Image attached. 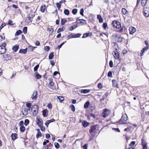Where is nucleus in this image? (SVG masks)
<instances>
[{
	"instance_id": "nucleus-1",
	"label": "nucleus",
	"mask_w": 149,
	"mask_h": 149,
	"mask_svg": "<svg viewBox=\"0 0 149 149\" xmlns=\"http://www.w3.org/2000/svg\"><path fill=\"white\" fill-rule=\"evenodd\" d=\"M39 107L37 105H33L31 109V111L32 113V116H36L38 112Z\"/></svg>"
},
{
	"instance_id": "nucleus-43",
	"label": "nucleus",
	"mask_w": 149,
	"mask_h": 149,
	"mask_svg": "<svg viewBox=\"0 0 149 149\" xmlns=\"http://www.w3.org/2000/svg\"><path fill=\"white\" fill-rule=\"evenodd\" d=\"M29 123V120L28 119H26L24 120V125L25 126H27L28 125Z\"/></svg>"
},
{
	"instance_id": "nucleus-24",
	"label": "nucleus",
	"mask_w": 149,
	"mask_h": 149,
	"mask_svg": "<svg viewBox=\"0 0 149 149\" xmlns=\"http://www.w3.org/2000/svg\"><path fill=\"white\" fill-rule=\"evenodd\" d=\"M35 74H36L35 77L36 79H39L41 78V76L38 72H36Z\"/></svg>"
},
{
	"instance_id": "nucleus-23",
	"label": "nucleus",
	"mask_w": 149,
	"mask_h": 149,
	"mask_svg": "<svg viewBox=\"0 0 149 149\" xmlns=\"http://www.w3.org/2000/svg\"><path fill=\"white\" fill-rule=\"evenodd\" d=\"M46 7L45 5L42 6L40 7V10L41 12L43 13L46 9Z\"/></svg>"
},
{
	"instance_id": "nucleus-35",
	"label": "nucleus",
	"mask_w": 149,
	"mask_h": 149,
	"mask_svg": "<svg viewBox=\"0 0 149 149\" xmlns=\"http://www.w3.org/2000/svg\"><path fill=\"white\" fill-rule=\"evenodd\" d=\"M52 146L53 145L51 143H50L46 146V147L47 148L46 149H51Z\"/></svg>"
},
{
	"instance_id": "nucleus-8",
	"label": "nucleus",
	"mask_w": 149,
	"mask_h": 149,
	"mask_svg": "<svg viewBox=\"0 0 149 149\" xmlns=\"http://www.w3.org/2000/svg\"><path fill=\"white\" fill-rule=\"evenodd\" d=\"M114 54L113 56L116 59L119 60L120 58V54L119 52L117 51V49H116V50L114 51Z\"/></svg>"
},
{
	"instance_id": "nucleus-54",
	"label": "nucleus",
	"mask_w": 149,
	"mask_h": 149,
	"mask_svg": "<svg viewBox=\"0 0 149 149\" xmlns=\"http://www.w3.org/2000/svg\"><path fill=\"white\" fill-rule=\"evenodd\" d=\"M112 72L111 71H109L107 74V75L109 77H112Z\"/></svg>"
},
{
	"instance_id": "nucleus-14",
	"label": "nucleus",
	"mask_w": 149,
	"mask_h": 149,
	"mask_svg": "<svg viewBox=\"0 0 149 149\" xmlns=\"http://www.w3.org/2000/svg\"><path fill=\"white\" fill-rule=\"evenodd\" d=\"M42 112L43 117H46L48 116V111L47 109L43 110Z\"/></svg>"
},
{
	"instance_id": "nucleus-10",
	"label": "nucleus",
	"mask_w": 149,
	"mask_h": 149,
	"mask_svg": "<svg viewBox=\"0 0 149 149\" xmlns=\"http://www.w3.org/2000/svg\"><path fill=\"white\" fill-rule=\"evenodd\" d=\"M141 145L143 147V149H147V143L145 140L142 139L141 140Z\"/></svg>"
},
{
	"instance_id": "nucleus-5",
	"label": "nucleus",
	"mask_w": 149,
	"mask_h": 149,
	"mask_svg": "<svg viewBox=\"0 0 149 149\" xmlns=\"http://www.w3.org/2000/svg\"><path fill=\"white\" fill-rule=\"evenodd\" d=\"M143 10V15L146 17H149V8L147 7H144Z\"/></svg>"
},
{
	"instance_id": "nucleus-27",
	"label": "nucleus",
	"mask_w": 149,
	"mask_h": 149,
	"mask_svg": "<svg viewBox=\"0 0 149 149\" xmlns=\"http://www.w3.org/2000/svg\"><path fill=\"white\" fill-rule=\"evenodd\" d=\"M97 19L99 20V22L101 23L102 22V18L100 15H97Z\"/></svg>"
},
{
	"instance_id": "nucleus-7",
	"label": "nucleus",
	"mask_w": 149,
	"mask_h": 149,
	"mask_svg": "<svg viewBox=\"0 0 149 149\" xmlns=\"http://www.w3.org/2000/svg\"><path fill=\"white\" fill-rule=\"evenodd\" d=\"M113 35L115 36L116 40L120 42L122 41V38L120 35L115 34Z\"/></svg>"
},
{
	"instance_id": "nucleus-33",
	"label": "nucleus",
	"mask_w": 149,
	"mask_h": 149,
	"mask_svg": "<svg viewBox=\"0 0 149 149\" xmlns=\"http://www.w3.org/2000/svg\"><path fill=\"white\" fill-rule=\"evenodd\" d=\"M89 103H90L89 101H88L86 102L84 104V108L85 109L88 108V107L89 106Z\"/></svg>"
},
{
	"instance_id": "nucleus-30",
	"label": "nucleus",
	"mask_w": 149,
	"mask_h": 149,
	"mask_svg": "<svg viewBox=\"0 0 149 149\" xmlns=\"http://www.w3.org/2000/svg\"><path fill=\"white\" fill-rule=\"evenodd\" d=\"M19 129L20 132H24L25 130V127L23 125L21 126Z\"/></svg>"
},
{
	"instance_id": "nucleus-38",
	"label": "nucleus",
	"mask_w": 149,
	"mask_h": 149,
	"mask_svg": "<svg viewBox=\"0 0 149 149\" xmlns=\"http://www.w3.org/2000/svg\"><path fill=\"white\" fill-rule=\"evenodd\" d=\"M26 106L27 108H31L32 103L30 102H27L26 104Z\"/></svg>"
},
{
	"instance_id": "nucleus-20",
	"label": "nucleus",
	"mask_w": 149,
	"mask_h": 149,
	"mask_svg": "<svg viewBox=\"0 0 149 149\" xmlns=\"http://www.w3.org/2000/svg\"><path fill=\"white\" fill-rule=\"evenodd\" d=\"M32 19V17H31L30 16H28L25 19V21L26 22L29 23L31 22Z\"/></svg>"
},
{
	"instance_id": "nucleus-55",
	"label": "nucleus",
	"mask_w": 149,
	"mask_h": 149,
	"mask_svg": "<svg viewBox=\"0 0 149 149\" xmlns=\"http://www.w3.org/2000/svg\"><path fill=\"white\" fill-rule=\"evenodd\" d=\"M0 36L1 39H2L3 40H4L5 39V37L3 33V34H1L0 35Z\"/></svg>"
},
{
	"instance_id": "nucleus-40",
	"label": "nucleus",
	"mask_w": 149,
	"mask_h": 149,
	"mask_svg": "<svg viewBox=\"0 0 149 149\" xmlns=\"http://www.w3.org/2000/svg\"><path fill=\"white\" fill-rule=\"evenodd\" d=\"M74 38H79L81 35V34L78 33L76 34H73Z\"/></svg>"
},
{
	"instance_id": "nucleus-41",
	"label": "nucleus",
	"mask_w": 149,
	"mask_h": 149,
	"mask_svg": "<svg viewBox=\"0 0 149 149\" xmlns=\"http://www.w3.org/2000/svg\"><path fill=\"white\" fill-rule=\"evenodd\" d=\"M64 13L65 15H68L69 14V11L68 10L65 9L64 11Z\"/></svg>"
},
{
	"instance_id": "nucleus-61",
	"label": "nucleus",
	"mask_w": 149,
	"mask_h": 149,
	"mask_svg": "<svg viewBox=\"0 0 149 149\" xmlns=\"http://www.w3.org/2000/svg\"><path fill=\"white\" fill-rule=\"evenodd\" d=\"M50 123L49 122V120H47V121L45 123V125L46 126H47V127H48L49 124Z\"/></svg>"
},
{
	"instance_id": "nucleus-6",
	"label": "nucleus",
	"mask_w": 149,
	"mask_h": 149,
	"mask_svg": "<svg viewBox=\"0 0 149 149\" xmlns=\"http://www.w3.org/2000/svg\"><path fill=\"white\" fill-rule=\"evenodd\" d=\"M111 113V111L110 110L106 108L103 111V117L105 118L106 117L109 116Z\"/></svg>"
},
{
	"instance_id": "nucleus-4",
	"label": "nucleus",
	"mask_w": 149,
	"mask_h": 149,
	"mask_svg": "<svg viewBox=\"0 0 149 149\" xmlns=\"http://www.w3.org/2000/svg\"><path fill=\"white\" fill-rule=\"evenodd\" d=\"M127 116L126 113L123 114L121 118L119 121V124H124L126 123L125 122L127 120Z\"/></svg>"
},
{
	"instance_id": "nucleus-17",
	"label": "nucleus",
	"mask_w": 149,
	"mask_h": 149,
	"mask_svg": "<svg viewBox=\"0 0 149 149\" xmlns=\"http://www.w3.org/2000/svg\"><path fill=\"white\" fill-rule=\"evenodd\" d=\"M148 49V47H147L145 48H143L141 51V52L140 53V56H143V53H144L145 51H147Z\"/></svg>"
},
{
	"instance_id": "nucleus-45",
	"label": "nucleus",
	"mask_w": 149,
	"mask_h": 149,
	"mask_svg": "<svg viewBox=\"0 0 149 149\" xmlns=\"http://www.w3.org/2000/svg\"><path fill=\"white\" fill-rule=\"evenodd\" d=\"M77 9H74L72 10V13L74 15H75L77 12Z\"/></svg>"
},
{
	"instance_id": "nucleus-12",
	"label": "nucleus",
	"mask_w": 149,
	"mask_h": 149,
	"mask_svg": "<svg viewBox=\"0 0 149 149\" xmlns=\"http://www.w3.org/2000/svg\"><path fill=\"white\" fill-rule=\"evenodd\" d=\"M22 116L24 117L27 115L28 114V110L26 108H24L22 111Z\"/></svg>"
},
{
	"instance_id": "nucleus-3",
	"label": "nucleus",
	"mask_w": 149,
	"mask_h": 149,
	"mask_svg": "<svg viewBox=\"0 0 149 149\" xmlns=\"http://www.w3.org/2000/svg\"><path fill=\"white\" fill-rule=\"evenodd\" d=\"M6 44L5 42L2 43L0 45V54H3L5 53L6 52Z\"/></svg>"
},
{
	"instance_id": "nucleus-13",
	"label": "nucleus",
	"mask_w": 149,
	"mask_h": 149,
	"mask_svg": "<svg viewBox=\"0 0 149 149\" xmlns=\"http://www.w3.org/2000/svg\"><path fill=\"white\" fill-rule=\"evenodd\" d=\"M92 32L85 33L83 34L82 37V38H85L92 36Z\"/></svg>"
},
{
	"instance_id": "nucleus-56",
	"label": "nucleus",
	"mask_w": 149,
	"mask_h": 149,
	"mask_svg": "<svg viewBox=\"0 0 149 149\" xmlns=\"http://www.w3.org/2000/svg\"><path fill=\"white\" fill-rule=\"evenodd\" d=\"M56 5L57 8L59 9L61 7V4L60 3H57Z\"/></svg>"
},
{
	"instance_id": "nucleus-46",
	"label": "nucleus",
	"mask_w": 149,
	"mask_h": 149,
	"mask_svg": "<svg viewBox=\"0 0 149 149\" xmlns=\"http://www.w3.org/2000/svg\"><path fill=\"white\" fill-rule=\"evenodd\" d=\"M54 146L56 148L58 149L60 147V145L58 143L55 142L54 143Z\"/></svg>"
},
{
	"instance_id": "nucleus-50",
	"label": "nucleus",
	"mask_w": 149,
	"mask_h": 149,
	"mask_svg": "<svg viewBox=\"0 0 149 149\" xmlns=\"http://www.w3.org/2000/svg\"><path fill=\"white\" fill-rule=\"evenodd\" d=\"M47 107L49 109H52V106L51 102H49V104H48L47 105Z\"/></svg>"
},
{
	"instance_id": "nucleus-22",
	"label": "nucleus",
	"mask_w": 149,
	"mask_h": 149,
	"mask_svg": "<svg viewBox=\"0 0 149 149\" xmlns=\"http://www.w3.org/2000/svg\"><path fill=\"white\" fill-rule=\"evenodd\" d=\"M89 123L86 121H84L82 122V125L84 127H87L89 125Z\"/></svg>"
},
{
	"instance_id": "nucleus-48",
	"label": "nucleus",
	"mask_w": 149,
	"mask_h": 149,
	"mask_svg": "<svg viewBox=\"0 0 149 149\" xmlns=\"http://www.w3.org/2000/svg\"><path fill=\"white\" fill-rule=\"evenodd\" d=\"M39 67V64L36 65L34 68V71L35 72H36L37 71V70Z\"/></svg>"
},
{
	"instance_id": "nucleus-59",
	"label": "nucleus",
	"mask_w": 149,
	"mask_h": 149,
	"mask_svg": "<svg viewBox=\"0 0 149 149\" xmlns=\"http://www.w3.org/2000/svg\"><path fill=\"white\" fill-rule=\"evenodd\" d=\"M112 130H115L116 132H120V130L118 128H112Z\"/></svg>"
},
{
	"instance_id": "nucleus-28",
	"label": "nucleus",
	"mask_w": 149,
	"mask_h": 149,
	"mask_svg": "<svg viewBox=\"0 0 149 149\" xmlns=\"http://www.w3.org/2000/svg\"><path fill=\"white\" fill-rule=\"evenodd\" d=\"M112 82L113 83V86L114 87H117L118 86V85L116 82V80H113Z\"/></svg>"
},
{
	"instance_id": "nucleus-34",
	"label": "nucleus",
	"mask_w": 149,
	"mask_h": 149,
	"mask_svg": "<svg viewBox=\"0 0 149 149\" xmlns=\"http://www.w3.org/2000/svg\"><path fill=\"white\" fill-rule=\"evenodd\" d=\"M54 56V53L53 52H52L50 53L49 56V59H52Z\"/></svg>"
},
{
	"instance_id": "nucleus-42",
	"label": "nucleus",
	"mask_w": 149,
	"mask_h": 149,
	"mask_svg": "<svg viewBox=\"0 0 149 149\" xmlns=\"http://www.w3.org/2000/svg\"><path fill=\"white\" fill-rule=\"evenodd\" d=\"M22 32L21 30H18L16 32L15 35L16 36H18L22 33Z\"/></svg>"
},
{
	"instance_id": "nucleus-37",
	"label": "nucleus",
	"mask_w": 149,
	"mask_h": 149,
	"mask_svg": "<svg viewBox=\"0 0 149 149\" xmlns=\"http://www.w3.org/2000/svg\"><path fill=\"white\" fill-rule=\"evenodd\" d=\"M79 19V17L77 18L76 19V20H77L76 22L77 23L81 24V23H82V22L81 21V20H83V21H84V22H85V20H84V19Z\"/></svg>"
},
{
	"instance_id": "nucleus-57",
	"label": "nucleus",
	"mask_w": 149,
	"mask_h": 149,
	"mask_svg": "<svg viewBox=\"0 0 149 149\" xmlns=\"http://www.w3.org/2000/svg\"><path fill=\"white\" fill-rule=\"evenodd\" d=\"M109 66L111 68H112L113 67V61L111 60L109 61Z\"/></svg>"
},
{
	"instance_id": "nucleus-26",
	"label": "nucleus",
	"mask_w": 149,
	"mask_h": 149,
	"mask_svg": "<svg viewBox=\"0 0 149 149\" xmlns=\"http://www.w3.org/2000/svg\"><path fill=\"white\" fill-rule=\"evenodd\" d=\"M141 3L142 6L145 7L147 3L146 1V0H141Z\"/></svg>"
},
{
	"instance_id": "nucleus-52",
	"label": "nucleus",
	"mask_w": 149,
	"mask_h": 149,
	"mask_svg": "<svg viewBox=\"0 0 149 149\" xmlns=\"http://www.w3.org/2000/svg\"><path fill=\"white\" fill-rule=\"evenodd\" d=\"M122 12L123 14L125 15L127 13V11L125 9L123 8L122 9Z\"/></svg>"
},
{
	"instance_id": "nucleus-36",
	"label": "nucleus",
	"mask_w": 149,
	"mask_h": 149,
	"mask_svg": "<svg viewBox=\"0 0 149 149\" xmlns=\"http://www.w3.org/2000/svg\"><path fill=\"white\" fill-rule=\"evenodd\" d=\"M109 94V93L108 92L105 93V94L103 95V101L104 100V99L107 98Z\"/></svg>"
},
{
	"instance_id": "nucleus-18",
	"label": "nucleus",
	"mask_w": 149,
	"mask_h": 149,
	"mask_svg": "<svg viewBox=\"0 0 149 149\" xmlns=\"http://www.w3.org/2000/svg\"><path fill=\"white\" fill-rule=\"evenodd\" d=\"M90 91V89H84L81 90L80 92L81 93L85 94L89 93Z\"/></svg>"
},
{
	"instance_id": "nucleus-29",
	"label": "nucleus",
	"mask_w": 149,
	"mask_h": 149,
	"mask_svg": "<svg viewBox=\"0 0 149 149\" xmlns=\"http://www.w3.org/2000/svg\"><path fill=\"white\" fill-rule=\"evenodd\" d=\"M67 22V20L65 19H62L61 21V24L63 25Z\"/></svg>"
},
{
	"instance_id": "nucleus-32",
	"label": "nucleus",
	"mask_w": 149,
	"mask_h": 149,
	"mask_svg": "<svg viewBox=\"0 0 149 149\" xmlns=\"http://www.w3.org/2000/svg\"><path fill=\"white\" fill-rule=\"evenodd\" d=\"M115 23L116 24V28H121V24L119 22L117 21Z\"/></svg>"
},
{
	"instance_id": "nucleus-51",
	"label": "nucleus",
	"mask_w": 149,
	"mask_h": 149,
	"mask_svg": "<svg viewBox=\"0 0 149 149\" xmlns=\"http://www.w3.org/2000/svg\"><path fill=\"white\" fill-rule=\"evenodd\" d=\"M53 29H47V31L49 32V33L51 34L54 31Z\"/></svg>"
},
{
	"instance_id": "nucleus-44",
	"label": "nucleus",
	"mask_w": 149,
	"mask_h": 149,
	"mask_svg": "<svg viewBox=\"0 0 149 149\" xmlns=\"http://www.w3.org/2000/svg\"><path fill=\"white\" fill-rule=\"evenodd\" d=\"M70 108L71 110L74 112L75 111V107L72 104L70 106Z\"/></svg>"
},
{
	"instance_id": "nucleus-62",
	"label": "nucleus",
	"mask_w": 149,
	"mask_h": 149,
	"mask_svg": "<svg viewBox=\"0 0 149 149\" xmlns=\"http://www.w3.org/2000/svg\"><path fill=\"white\" fill-rule=\"evenodd\" d=\"M8 24L9 25H13L14 24L13 23V22L10 20L8 21Z\"/></svg>"
},
{
	"instance_id": "nucleus-58",
	"label": "nucleus",
	"mask_w": 149,
	"mask_h": 149,
	"mask_svg": "<svg viewBox=\"0 0 149 149\" xmlns=\"http://www.w3.org/2000/svg\"><path fill=\"white\" fill-rule=\"evenodd\" d=\"M84 9L83 8L81 9L80 12V13L82 16H84Z\"/></svg>"
},
{
	"instance_id": "nucleus-39",
	"label": "nucleus",
	"mask_w": 149,
	"mask_h": 149,
	"mask_svg": "<svg viewBox=\"0 0 149 149\" xmlns=\"http://www.w3.org/2000/svg\"><path fill=\"white\" fill-rule=\"evenodd\" d=\"M68 39H69L70 38H74L73 34L71 33L68 35L67 37Z\"/></svg>"
},
{
	"instance_id": "nucleus-25",
	"label": "nucleus",
	"mask_w": 149,
	"mask_h": 149,
	"mask_svg": "<svg viewBox=\"0 0 149 149\" xmlns=\"http://www.w3.org/2000/svg\"><path fill=\"white\" fill-rule=\"evenodd\" d=\"M136 31V29H129L130 33V34H133Z\"/></svg>"
},
{
	"instance_id": "nucleus-11",
	"label": "nucleus",
	"mask_w": 149,
	"mask_h": 149,
	"mask_svg": "<svg viewBox=\"0 0 149 149\" xmlns=\"http://www.w3.org/2000/svg\"><path fill=\"white\" fill-rule=\"evenodd\" d=\"M36 123L38 126L43 125V122L42 119L36 118Z\"/></svg>"
},
{
	"instance_id": "nucleus-63",
	"label": "nucleus",
	"mask_w": 149,
	"mask_h": 149,
	"mask_svg": "<svg viewBox=\"0 0 149 149\" xmlns=\"http://www.w3.org/2000/svg\"><path fill=\"white\" fill-rule=\"evenodd\" d=\"M65 43V42H63V43H61V44H60V45H58V46H57V49H60V48H61L62 46Z\"/></svg>"
},
{
	"instance_id": "nucleus-16",
	"label": "nucleus",
	"mask_w": 149,
	"mask_h": 149,
	"mask_svg": "<svg viewBox=\"0 0 149 149\" xmlns=\"http://www.w3.org/2000/svg\"><path fill=\"white\" fill-rule=\"evenodd\" d=\"M12 50L15 52H17L19 49V45L16 44L14 46L12 47Z\"/></svg>"
},
{
	"instance_id": "nucleus-15",
	"label": "nucleus",
	"mask_w": 149,
	"mask_h": 149,
	"mask_svg": "<svg viewBox=\"0 0 149 149\" xmlns=\"http://www.w3.org/2000/svg\"><path fill=\"white\" fill-rule=\"evenodd\" d=\"M11 137L13 140H15L17 138V134L16 133H12L11 135Z\"/></svg>"
},
{
	"instance_id": "nucleus-31",
	"label": "nucleus",
	"mask_w": 149,
	"mask_h": 149,
	"mask_svg": "<svg viewBox=\"0 0 149 149\" xmlns=\"http://www.w3.org/2000/svg\"><path fill=\"white\" fill-rule=\"evenodd\" d=\"M57 98L59 100L60 102H62L64 100V97L61 96H58L57 97Z\"/></svg>"
},
{
	"instance_id": "nucleus-2",
	"label": "nucleus",
	"mask_w": 149,
	"mask_h": 149,
	"mask_svg": "<svg viewBox=\"0 0 149 149\" xmlns=\"http://www.w3.org/2000/svg\"><path fill=\"white\" fill-rule=\"evenodd\" d=\"M99 131V126L97 125H95L94 126H91V128L89 130V133L91 134H92L93 133H97Z\"/></svg>"
},
{
	"instance_id": "nucleus-53",
	"label": "nucleus",
	"mask_w": 149,
	"mask_h": 149,
	"mask_svg": "<svg viewBox=\"0 0 149 149\" xmlns=\"http://www.w3.org/2000/svg\"><path fill=\"white\" fill-rule=\"evenodd\" d=\"M45 50L47 52L50 49V47L49 46H46L45 47Z\"/></svg>"
},
{
	"instance_id": "nucleus-9",
	"label": "nucleus",
	"mask_w": 149,
	"mask_h": 149,
	"mask_svg": "<svg viewBox=\"0 0 149 149\" xmlns=\"http://www.w3.org/2000/svg\"><path fill=\"white\" fill-rule=\"evenodd\" d=\"M38 92L36 91H35L33 93L32 95H31V98L33 100H36L38 97Z\"/></svg>"
},
{
	"instance_id": "nucleus-19",
	"label": "nucleus",
	"mask_w": 149,
	"mask_h": 149,
	"mask_svg": "<svg viewBox=\"0 0 149 149\" xmlns=\"http://www.w3.org/2000/svg\"><path fill=\"white\" fill-rule=\"evenodd\" d=\"M36 130L37 131L38 133L36 135V137L37 138H38L41 137L42 136V134L39 129H37Z\"/></svg>"
},
{
	"instance_id": "nucleus-60",
	"label": "nucleus",
	"mask_w": 149,
	"mask_h": 149,
	"mask_svg": "<svg viewBox=\"0 0 149 149\" xmlns=\"http://www.w3.org/2000/svg\"><path fill=\"white\" fill-rule=\"evenodd\" d=\"M135 142L134 141H132L129 145L130 146H132L135 144Z\"/></svg>"
},
{
	"instance_id": "nucleus-21",
	"label": "nucleus",
	"mask_w": 149,
	"mask_h": 149,
	"mask_svg": "<svg viewBox=\"0 0 149 149\" xmlns=\"http://www.w3.org/2000/svg\"><path fill=\"white\" fill-rule=\"evenodd\" d=\"M27 49L26 48L25 49H20L19 51V52L21 54H25L27 53Z\"/></svg>"
},
{
	"instance_id": "nucleus-64",
	"label": "nucleus",
	"mask_w": 149,
	"mask_h": 149,
	"mask_svg": "<svg viewBox=\"0 0 149 149\" xmlns=\"http://www.w3.org/2000/svg\"><path fill=\"white\" fill-rule=\"evenodd\" d=\"M88 144H85L83 146V149H87Z\"/></svg>"
},
{
	"instance_id": "nucleus-47",
	"label": "nucleus",
	"mask_w": 149,
	"mask_h": 149,
	"mask_svg": "<svg viewBox=\"0 0 149 149\" xmlns=\"http://www.w3.org/2000/svg\"><path fill=\"white\" fill-rule=\"evenodd\" d=\"M50 82L49 83V85L52 86H53L54 85V82H52L53 79H50Z\"/></svg>"
},
{
	"instance_id": "nucleus-49",
	"label": "nucleus",
	"mask_w": 149,
	"mask_h": 149,
	"mask_svg": "<svg viewBox=\"0 0 149 149\" xmlns=\"http://www.w3.org/2000/svg\"><path fill=\"white\" fill-rule=\"evenodd\" d=\"M39 127L40 128V130L44 132L45 131V127L44 126H43V125Z\"/></svg>"
}]
</instances>
